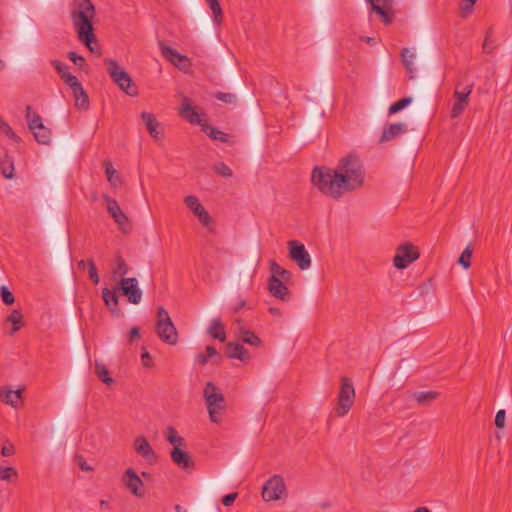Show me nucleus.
Here are the masks:
<instances>
[{"mask_svg":"<svg viewBox=\"0 0 512 512\" xmlns=\"http://www.w3.org/2000/svg\"><path fill=\"white\" fill-rule=\"evenodd\" d=\"M473 250L470 247H466L461 253L458 263L463 266L465 269L471 266V258H472Z\"/></svg>","mask_w":512,"mask_h":512,"instance_id":"79ce46f5","label":"nucleus"},{"mask_svg":"<svg viewBox=\"0 0 512 512\" xmlns=\"http://www.w3.org/2000/svg\"><path fill=\"white\" fill-rule=\"evenodd\" d=\"M14 452H15V450H14V446L13 445L3 446L2 449H1V454L4 457L11 456V455L14 454Z\"/></svg>","mask_w":512,"mask_h":512,"instance_id":"052dcab7","label":"nucleus"},{"mask_svg":"<svg viewBox=\"0 0 512 512\" xmlns=\"http://www.w3.org/2000/svg\"><path fill=\"white\" fill-rule=\"evenodd\" d=\"M206 355H207L208 358H213V357H216V356L220 357L218 355V352H217V350H216V348L214 346H207L206 347Z\"/></svg>","mask_w":512,"mask_h":512,"instance_id":"680f3d73","label":"nucleus"},{"mask_svg":"<svg viewBox=\"0 0 512 512\" xmlns=\"http://www.w3.org/2000/svg\"><path fill=\"white\" fill-rule=\"evenodd\" d=\"M141 119L145 123L148 133L155 140H160L163 137L160 123L156 119L155 115L149 112H142Z\"/></svg>","mask_w":512,"mask_h":512,"instance_id":"412c9836","label":"nucleus"},{"mask_svg":"<svg viewBox=\"0 0 512 512\" xmlns=\"http://www.w3.org/2000/svg\"><path fill=\"white\" fill-rule=\"evenodd\" d=\"M217 100H220L222 102L232 104L236 102V95L232 93H224V92H218L215 95Z\"/></svg>","mask_w":512,"mask_h":512,"instance_id":"3c124183","label":"nucleus"},{"mask_svg":"<svg viewBox=\"0 0 512 512\" xmlns=\"http://www.w3.org/2000/svg\"><path fill=\"white\" fill-rule=\"evenodd\" d=\"M157 336L166 344L176 345L178 342V332L170 318L168 311L164 307L157 309V320L155 325Z\"/></svg>","mask_w":512,"mask_h":512,"instance_id":"39448f33","label":"nucleus"},{"mask_svg":"<svg viewBox=\"0 0 512 512\" xmlns=\"http://www.w3.org/2000/svg\"><path fill=\"white\" fill-rule=\"evenodd\" d=\"M0 131L12 140L17 141L18 138L9 124L0 117Z\"/></svg>","mask_w":512,"mask_h":512,"instance_id":"09e8293b","label":"nucleus"},{"mask_svg":"<svg viewBox=\"0 0 512 512\" xmlns=\"http://www.w3.org/2000/svg\"><path fill=\"white\" fill-rule=\"evenodd\" d=\"M505 417H506V414H505V411L504 410H499L497 413H496V416H495V425L498 427V428H504L505 426Z\"/></svg>","mask_w":512,"mask_h":512,"instance_id":"6e6d98bb","label":"nucleus"},{"mask_svg":"<svg viewBox=\"0 0 512 512\" xmlns=\"http://www.w3.org/2000/svg\"><path fill=\"white\" fill-rule=\"evenodd\" d=\"M134 449L136 453L144 458L148 463L152 464L156 462V453L144 436L139 435L135 438Z\"/></svg>","mask_w":512,"mask_h":512,"instance_id":"f3484780","label":"nucleus"},{"mask_svg":"<svg viewBox=\"0 0 512 512\" xmlns=\"http://www.w3.org/2000/svg\"><path fill=\"white\" fill-rule=\"evenodd\" d=\"M477 0H464L460 6L461 17L465 18L472 12L473 6Z\"/></svg>","mask_w":512,"mask_h":512,"instance_id":"8fccbe9b","label":"nucleus"},{"mask_svg":"<svg viewBox=\"0 0 512 512\" xmlns=\"http://www.w3.org/2000/svg\"><path fill=\"white\" fill-rule=\"evenodd\" d=\"M213 170L217 175L222 177L229 178L233 175L232 170L224 162L216 163L213 167Z\"/></svg>","mask_w":512,"mask_h":512,"instance_id":"c03bdc74","label":"nucleus"},{"mask_svg":"<svg viewBox=\"0 0 512 512\" xmlns=\"http://www.w3.org/2000/svg\"><path fill=\"white\" fill-rule=\"evenodd\" d=\"M140 337V330L138 327H133L129 332V343H133L136 338Z\"/></svg>","mask_w":512,"mask_h":512,"instance_id":"bf43d9fd","label":"nucleus"},{"mask_svg":"<svg viewBox=\"0 0 512 512\" xmlns=\"http://www.w3.org/2000/svg\"><path fill=\"white\" fill-rule=\"evenodd\" d=\"M0 169L2 172V175L7 178L11 179L14 176V162L11 157L8 155H5L0 163Z\"/></svg>","mask_w":512,"mask_h":512,"instance_id":"72a5a7b5","label":"nucleus"},{"mask_svg":"<svg viewBox=\"0 0 512 512\" xmlns=\"http://www.w3.org/2000/svg\"><path fill=\"white\" fill-rule=\"evenodd\" d=\"M78 465L83 471H91L92 467L87 465V463L83 460L82 456H78Z\"/></svg>","mask_w":512,"mask_h":512,"instance_id":"e2e57ef3","label":"nucleus"},{"mask_svg":"<svg viewBox=\"0 0 512 512\" xmlns=\"http://www.w3.org/2000/svg\"><path fill=\"white\" fill-rule=\"evenodd\" d=\"M439 396L438 392L435 391H424L415 394V399L418 403L424 404L436 399Z\"/></svg>","mask_w":512,"mask_h":512,"instance_id":"a19ab883","label":"nucleus"},{"mask_svg":"<svg viewBox=\"0 0 512 512\" xmlns=\"http://www.w3.org/2000/svg\"><path fill=\"white\" fill-rule=\"evenodd\" d=\"M95 374L103 383H105L108 386L114 383V379L109 376L107 367L102 363L95 364Z\"/></svg>","mask_w":512,"mask_h":512,"instance_id":"4c0bfd02","label":"nucleus"},{"mask_svg":"<svg viewBox=\"0 0 512 512\" xmlns=\"http://www.w3.org/2000/svg\"><path fill=\"white\" fill-rule=\"evenodd\" d=\"M70 16L77 33V37L91 52H94L93 43L96 42L93 19L96 9L91 0H73L70 8Z\"/></svg>","mask_w":512,"mask_h":512,"instance_id":"f03ea898","label":"nucleus"},{"mask_svg":"<svg viewBox=\"0 0 512 512\" xmlns=\"http://www.w3.org/2000/svg\"><path fill=\"white\" fill-rule=\"evenodd\" d=\"M472 90L473 84L465 86L462 91L459 90V84L456 85V89L453 93V98L455 99V102L450 112L451 118H457L463 113V111L469 104V96L472 93Z\"/></svg>","mask_w":512,"mask_h":512,"instance_id":"ddd939ff","label":"nucleus"},{"mask_svg":"<svg viewBox=\"0 0 512 512\" xmlns=\"http://www.w3.org/2000/svg\"><path fill=\"white\" fill-rule=\"evenodd\" d=\"M246 301L240 300L239 303L233 308L234 312H238L241 308L245 307Z\"/></svg>","mask_w":512,"mask_h":512,"instance_id":"774afa93","label":"nucleus"},{"mask_svg":"<svg viewBox=\"0 0 512 512\" xmlns=\"http://www.w3.org/2000/svg\"><path fill=\"white\" fill-rule=\"evenodd\" d=\"M180 447L181 446L176 445L170 453L173 463L183 470L192 469L194 467L193 460L190 455Z\"/></svg>","mask_w":512,"mask_h":512,"instance_id":"aec40b11","label":"nucleus"},{"mask_svg":"<svg viewBox=\"0 0 512 512\" xmlns=\"http://www.w3.org/2000/svg\"><path fill=\"white\" fill-rule=\"evenodd\" d=\"M104 167L108 182L114 187L118 186V184L120 183V177L118 175V172L114 169L112 163L106 160L104 161Z\"/></svg>","mask_w":512,"mask_h":512,"instance_id":"e433bc0d","label":"nucleus"},{"mask_svg":"<svg viewBox=\"0 0 512 512\" xmlns=\"http://www.w3.org/2000/svg\"><path fill=\"white\" fill-rule=\"evenodd\" d=\"M284 280L270 276L268 279V291L269 293L282 301H287L290 298V291L287 286L283 283Z\"/></svg>","mask_w":512,"mask_h":512,"instance_id":"6ab92c4d","label":"nucleus"},{"mask_svg":"<svg viewBox=\"0 0 512 512\" xmlns=\"http://www.w3.org/2000/svg\"><path fill=\"white\" fill-rule=\"evenodd\" d=\"M103 199L107 206V212L114 219V221L118 224L119 228L123 231L127 230L129 226L128 217L124 214L118 202L109 197L108 195H104Z\"/></svg>","mask_w":512,"mask_h":512,"instance_id":"2eb2a0df","label":"nucleus"},{"mask_svg":"<svg viewBox=\"0 0 512 512\" xmlns=\"http://www.w3.org/2000/svg\"><path fill=\"white\" fill-rule=\"evenodd\" d=\"M208 332L214 339H218L221 342H224L226 340V332L224 325L218 319L212 320Z\"/></svg>","mask_w":512,"mask_h":512,"instance_id":"7c9ffc66","label":"nucleus"},{"mask_svg":"<svg viewBox=\"0 0 512 512\" xmlns=\"http://www.w3.org/2000/svg\"><path fill=\"white\" fill-rule=\"evenodd\" d=\"M179 114L191 124H200L201 122L199 113L193 108L192 101L188 97L183 98Z\"/></svg>","mask_w":512,"mask_h":512,"instance_id":"5701e85b","label":"nucleus"},{"mask_svg":"<svg viewBox=\"0 0 512 512\" xmlns=\"http://www.w3.org/2000/svg\"><path fill=\"white\" fill-rule=\"evenodd\" d=\"M206 134L213 140H217L223 143L228 142V134L216 129L212 126H207L205 128Z\"/></svg>","mask_w":512,"mask_h":512,"instance_id":"58836bf2","label":"nucleus"},{"mask_svg":"<svg viewBox=\"0 0 512 512\" xmlns=\"http://www.w3.org/2000/svg\"><path fill=\"white\" fill-rule=\"evenodd\" d=\"M401 60L403 63V66L405 67L407 73L410 74V78H414V72H415V60H416V54L415 52L411 51L409 48H403L401 51Z\"/></svg>","mask_w":512,"mask_h":512,"instance_id":"bb28decb","label":"nucleus"},{"mask_svg":"<svg viewBox=\"0 0 512 512\" xmlns=\"http://www.w3.org/2000/svg\"><path fill=\"white\" fill-rule=\"evenodd\" d=\"M102 298L105 302V305L112 313H118L119 299L115 291H112L108 288H104L102 290Z\"/></svg>","mask_w":512,"mask_h":512,"instance_id":"cd10ccee","label":"nucleus"},{"mask_svg":"<svg viewBox=\"0 0 512 512\" xmlns=\"http://www.w3.org/2000/svg\"><path fill=\"white\" fill-rule=\"evenodd\" d=\"M75 98V107L78 109L86 110L89 107V98L83 87H78L73 91Z\"/></svg>","mask_w":512,"mask_h":512,"instance_id":"2f4dec72","label":"nucleus"},{"mask_svg":"<svg viewBox=\"0 0 512 512\" xmlns=\"http://www.w3.org/2000/svg\"><path fill=\"white\" fill-rule=\"evenodd\" d=\"M237 338L245 344L259 347L262 345L261 339L252 331L246 329V328H239L237 331Z\"/></svg>","mask_w":512,"mask_h":512,"instance_id":"393cba45","label":"nucleus"},{"mask_svg":"<svg viewBox=\"0 0 512 512\" xmlns=\"http://www.w3.org/2000/svg\"><path fill=\"white\" fill-rule=\"evenodd\" d=\"M490 37H491V30H488L487 33H486L485 40H484L483 45H482V50L486 54L492 53L493 50L495 49V46L490 41Z\"/></svg>","mask_w":512,"mask_h":512,"instance_id":"603ef678","label":"nucleus"},{"mask_svg":"<svg viewBox=\"0 0 512 512\" xmlns=\"http://www.w3.org/2000/svg\"><path fill=\"white\" fill-rule=\"evenodd\" d=\"M419 257L417 248L411 242H405L397 247L393 264L397 269H405Z\"/></svg>","mask_w":512,"mask_h":512,"instance_id":"6e6552de","label":"nucleus"},{"mask_svg":"<svg viewBox=\"0 0 512 512\" xmlns=\"http://www.w3.org/2000/svg\"><path fill=\"white\" fill-rule=\"evenodd\" d=\"M51 65L55 68V70L58 72V74L60 75L61 78H62L63 74H66L69 72L68 67L59 60H52Z\"/></svg>","mask_w":512,"mask_h":512,"instance_id":"5fc2aeb1","label":"nucleus"},{"mask_svg":"<svg viewBox=\"0 0 512 512\" xmlns=\"http://www.w3.org/2000/svg\"><path fill=\"white\" fill-rule=\"evenodd\" d=\"M196 360L200 365H205L208 362V357L203 353H199L196 356Z\"/></svg>","mask_w":512,"mask_h":512,"instance_id":"0e129e2a","label":"nucleus"},{"mask_svg":"<svg viewBox=\"0 0 512 512\" xmlns=\"http://www.w3.org/2000/svg\"><path fill=\"white\" fill-rule=\"evenodd\" d=\"M24 388L12 390L6 386L0 387V401L13 408H19L22 406V393Z\"/></svg>","mask_w":512,"mask_h":512,"instance_id":"a211bd4d","label":"nucleus"},{"mask_svg":"<svg viewBox=\"0 0 512 512\" xmlns=\"http://www.w3.org/2000/svg\"><path fill=\"white\" fill-rule=\"evenodd\" d=\"M206 3L212 11L214 23L220 26L223 22V11L219 0H206Z\"/></svg>","mask_w":512,"mask_h":512,"instance_id":"473e14b6","label":"nucleus"},{"mask_svg":"<svg viewBox=\"0 0 512 512\" xmlns=\"http://www.w3.org/2000/svg\"><path fill=\"white\" fill-rule=\"evenodd\" d=\"M121 482L133 496L142 498L145 495L144 483L133 468H127L122 477Z\"/></svg>","mask_w":512,"mask_h":512,"instance_id":"9b49d317","label":"nucleus"},{"mask_svg":"<svg viewBox=\"0 0 512 512\" xmlns=\"http://www.w3.org/2000/svg\"><path fill=\"white\" fill-rule=\"evenodd\" d=\"M411 102H412V98H410V97H405V98L398 100L397 102L393 103L389 107V114H395V113L401 111L402 109L407 107Z\"/></svg>","mask_w":512,"mask_h":512,"instance_id":"37998d69","label":"nucleus"},{"mask_svg":"<svg viewBox=\"0 0 512 512\" xmlns=\"http://www.w3.org/2000/svg\"><path fill=\"white\" fill-rule=\"evenodd\" d=\"M311 182L321 193L334 199L345 192L360 188L364 182V171L360 159L349 154L342 158L336 169L315 167Z\"/></svg>","mask_w":512,"mask_h":512,"instance_id":"f257e3e1","label":"nucleus"},{"mask_svg":"<svg viewBox=\"0 0 512 512\" xmlns=\"http://www.w3.org/2000/svg\"><path fill=\"white\" fill-rule=\"evenodd\" d=\"M286 492L284 480L279 475H274L266 481L262 489V497L265 501L279 500Z\"/></svg>","mask_w":512,"mask_h":512,"instance_id":"9d476101","label":"nucleus"},{"mask_svg":"<svg viewBox=\"0 0 512 512\" xmlns=\"http://www.w3.org/2000/svg\"><path fill=\"white\" fill-rule=\"evenodd\" d=\"M130 268L124 258L120 254H116L113 260L112 273L114 276L125 278Z\"/></svg>","mask_w":512,"mask_h":512,"instance_id":"c85d7f7f","label":"nucleus"},{"mask_svg":"<svg viewBox=\"0 0 512 512\" xmlns=\"http://www.w3.org/2000/svg\"><path fill=\"white\" fill-rule=\"evenodd\" d=\"M26 119L29 129L32 131L38 143L48 144L50 142L51 132L43 125L42 118L39 114L32 112L30 106L26 107Z\"/></svg>","mask_w":512,"mask_h":512,"instance_id":"0eeeda50","label":"nucleus"},{"mask_svg":"<svg viewBox=\"0 0 512 512\" xmlns=\"http://www.w3.org/2000/svg\"><path fill=\"white\" fill-rule=\"evenodd\" d=\"M0 295H1L2 301L6 305H12L15 302L14 295L6 286L0 287Z\"/></svg>","mask_w":512,"mask_h":512,"instance_id":"de8ad7c7","label":"nucleus"},{"mask_svg":"<svg viewBox=\"0 0 512 512\" xmlns=\"http://www.w3.org/2000/svg\"><path fill=\"white\" fill-rule=\"evenodd\" d=\"M103 62L109 76L119 89L130 96H136L138 94L137 87L133 83L130 75L120 67L117 61L105 58Z\"/></svg>","mask_w":512,"mask_h":512,"instance_id":"7ed1b4c3","label":"nucleus"},{"mask_svg":"<svg viewBox=\"0 0 512 512\" xmlns=\"http://www.w3.org/2000/svg\"><path fill=\"white\" fill-rule=\"evenodd\" d=\"M371 4V9L378 13L382 18L384 23H389L390 19L386 9L389 6V0H366Z\"/></svg>","mask_w":512,"mask_h":512,"instance_id":"c756f323","label":"nucleus"},{"mask_svg":"<svg viewBox=\"0 0 512 512\" xmlns=\"http://www.w3.org/2000/svg\"><path fill=\"white\" fill-rule=\"evenodd\" d=\"M407 131L405 123H393L384 127L379 139L380 143L391 141Z\"/></svg>","mask_w":512,"mask_h":512,"instance_id":"4be33fe9","label":"nucleus"},{"mask_svg":"<svg viewBox=\"0 0 512 512\" xmlns=\"http://www.w3.org/2000/svg\"><path fill=\"white\" fill-rule=\"evenodd\" d=\"M119 289L122 291V295L127 297L130 303H140L142 299V291L138 287V280L136 278L132 277L120 279Z\"/></svg>","mask_w":512,"mask_h":512,"instance_id":"4468645a","label":"nucleus"},{"mask_svg":"<svg viewBox=\"0 0 512 512\" xmlns=\"http://www.w3.org/2000/svg\"><path fill=\"white\" fill-rule=\"evenodd\" d=\"M184 203L193 212V214L198 218L204 227H206L209 231H213V219L196 196H186L184 198Z\"/></svg>","mask_w":512,"mask_h":512,"instance_id":"1a4fd4ad","label":"nucleus"},{"mask_svg":"<svg viewBox=\"0 0 512 512\" xmlns=\"http://www.w3.org/2000/svg\"><path fill=\"white\" fill-rule=\"evenodd\" d=\"M289 257L295 261L301 270H306L311 266V257L304 244L297 240L288 242Z\"/></svg>","mask_w":512,"mask_h":512,"instance_id":"f8f14e48","label":"nucleus"},{"mask_svg":"<svg viewBox=\"0 0 512 512\" xmlns=\"http://www.w3.org/2000/svg\"><path fill=\"white\" fill-rule=\"evenodd\" d=\"M161 54L173 65L178 67L180 70H186L189 66V59L187 56L180 54L177 50L160 43Z\"/></svg>","mask_w":512,"mask_h":512,"instance_id":"dca6fc26","label":"nucleus"},{"mask_svg":"<svg viewBox=\"0 0 512 512\" xmlns=\"http://www.w3.org/2000/svg\"><path fill=\"white\" fill-rule=\"evenodd\" d=\"M340 390L337 397V406L335 414L337 417H344L352 408L355 400V389L352 381L346 377H341Z\"/></svg>","mask_w":512,"mask_h":512,"instance_id":"423d86ee","label":"nucleus"},{"mask_svg":"<svg viewBox=\"0 0 512 512\" xmlns=\"http://www.w3.org/2000/svg\"><path fill=\"white\" fill-rule=\"evenodd\" d=\"M67 56H68L69 60H71L76 66H79L80 68L86 64L84 57L78 55L74 51L68 52Z\"/></svg>","mask_w":512,"mask_h":512,"instance_id":"864d4df0","label":"nucleus"},{"mask_svg":"<svg viewBox=\"0 0 512 512\" xmlns=\"http://www.w3.org/2000/svg\"><path fill=\"white\" fill-rule=\"evenodd\" d=\"M203 396L210 420L213 423H219V416L226 408L224 395L219 392L218 388L212 382H207Z\"/></svg>","mask_w":512,"mask_h":512,"instance_id":"20e7f679","label":"nucleus"},{"mask_svg":"<svg viewBox=\"0 0 512 512\" xmlns=\"http://www.w3.org/2000/svg\"><path fill=\"white\" fill-rule=\"evenodd\" d=\"M62 80L71 87L72 91L76 90L78 87H81V83L78 78L71 74L70 72L62 75Z\"/></svg>","mask_w":512,"mask_h":512,"instance_id":"a18cd8bd","label":"nucleus"},{"mask_svg":"<svg viewBox=\"0 0 512 512\" xmlns=\"http://www.w3.org/2000/svg\"><path fill=\"white\" fill-rule=\"evenodd\" d=\"M18 478V472L14 467L0 466V480L15 481Z\"/></svg>","mask_w":512,"mask_h":512,"instance_id":"ea45409f","label":"nucleus"},{"mask_svg":"<svg viewBox=\"0 0 512 512\" xmlns=\"http://www.w3.org/2000/svg\"><path fill=\"white\" fill-rule=\"evenodd\" d=\"M237 493H230V494H227L225 495L223 498H222V503L224 506H231L235 499L237 498Z\"/></svg>","mask_w":512,"mask_h":512,"instance_id":"13d9d810","label":"nucleus"},{"mask_svg":"<svg viewBox=\"0 0 512 512\" xmlns=\"http://www.w3.org/2000/svg\"><path fill=\"white\" fill-rule=\"evenodd\" d=\"M361 40L367 42L370 45H375L376 44V39L373 38V37L365 36V37H361Z\"/></svg>","mask_w":512,"mask_h":512,"instance_id":"338daca9","label":"nucleus"},{"mask_svg":"<svg viewBox=\"0 0 512 512\" xmlns=\"http://www.w3.org/2000/svg\"><path fill=\"white\" fill-rule=\"evenodd\" d=\"M87 266L90 280L97 285L100 279L94 261L92 259L87 260Z\"/></svg>","mask_w":512,"mask_h":512,"instance_id":"49530a36","label":"nucleus"},{"mask_svg":"<svg viewBox=\"0 0 512 512\" xmlns=\"http://www.w3.org/2000/svg\"><path fill=\"white\" fill-rule=\"evenodd\" d=\"M270 271L271 276H275L284 281H288L291 277V272L279 266L275 260L270 261Z\"/></svg>","mask_w":512,"mask_h":512,"instance_id":"c9c22d12","label":"nucleus"},{"mask_svg":"<svg viewBox=\"0 0 512 512\" xmlns=\"http://www.w3.org/2000/svg\"><path fill=\"white\" fill-rule=\"evenodd\" d=\"M99 506H100V508H101V509H103V510H109V509H110V502H109V501H107V500H103V499H101V500L99 501Z\"/></svg>","mask_w":512,"mask_h":512,"instance_id":"69168bd1","label":"nucleus"},{"mask_svg":"<svg viewBox=\"0 0 512 512\" xmlns=\"http://www.w3.org/2000/svg\"><path fill=\"white\" fill-rule=\"evenodd\" d=\"M166 440L174 447L185 445V440L178 435L176 429L173 426H168L165 431Z\"/></svg>","mask_w":512,"mask_h":512,"instance_id":"f704fd0d","label":"nucleus"},{"mask_svg":"<svg viewBox=\"0 0 512 512\" xmlns=\"http://www.w3.org/2000/svg\"><path fill=\"white\" fill-rule=\"evenodd\" d=\"M5 322L11 324L10 335L18 332L25 324L23 314L18 309L12 310L11 313L7 316Z\"/></svg>","mask_w":512,"mask_h":512,"instance_id":"a878e982","label":"nucleus"},{"mask_svg":"<svg viewBox=\"0 0 512 512\" xmlns=\"http://www.w3.org/2000/svg\"><path fill=\"white\" fill-rule=\"evenodd\" d=\"M225 353L230 359H239L241 361L250 359L249 352L239 342L227 343Z\"/></svg>","mask_w":512,"mask_h":512,"instance_id":"b1692460","label":"nucleus"},{"mask_svg":"<svg viewBox=\"0 0 512 512\" xmlns=\"http://www.w3.org/2000/svg\"><path fill=\"white\" fill-rule=\"evenodd\" d=\"M141 359H142L143 366L148 367V368L152 367V365H153L152 357L146 349L143 350V352L141 354Z\"/></svg>","mask_w":512,"mask_h":512,"instance_id":"4d7b16f0","label":"nucleus"}]
</instances>
